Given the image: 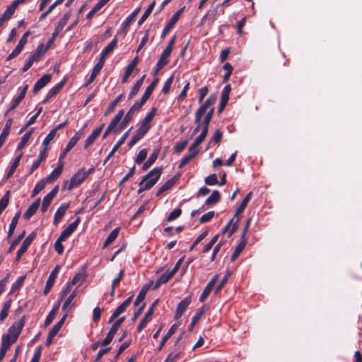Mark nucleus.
<instances>
[{
  "instance_id": "1",
  "label": "nucleus",
  "mask_w": 362,
  "mask_h": 362,
  "mask_svg": "<svg viewBox=\"0 0 362 362\" xmlns=\"http://www.w3.org/2000/svg\"><path fill=\"white\" fill-rule=\"evenodd\" d=\"M88 176V173H86L85 168L79 170L75 173L70 179V181L66 182L64 188L68 190L72 189L74 187L80 185Z\"/></svg>"
},
{
  "instance_id": "2",
  "label": "nucleus",
  "mask_w": 362,
  "mask_h": 362,
  "mask_svg": "<svg viewBox=\"0 0 362 362\" xmlns=\"http://www.w3.org/2000/svg\"><path fill=\"white\" fill-rule=\"evenodd\" d=\"M252 194V192H250L245 196V197L243 199L240 206L236 209L235 214L234 215V218H236V220L232 226L230 233H228V237H230L237 230V229L238 228L239 222L240 221V216H239L238 215L240 214H241L246 208L248 202L251 199Z\"/></svg>"
},
{
  "instance_id": "3",
  "label": "nucleus",
  "mask_w": 362,
  "mask_h": 362,
  "mask_svg": "<svg viewBox=\"0 0 362 362\" xmlns=\"http://www.w3.org/2000/svg\"><path fill=\"white\" fill-rule=\"evenodd\" d=\"M163 168H154L150 170L141 181L146 185V189H151L158 180L162 173Z\"/></svg>"
},
{
  "instance_id": "4",
  "label": "nucleus",
  "mask_w": 362,
  "mask_h": 362,
  "mask_svg": "<svg viewBox=\"0 0 362 362\" xmlns=\"http://www.w3.org/2000/svg\"><path fill=\"white\" fill-rule=\"evenodd\" d=\"M216 101V96L215 95H211L205 102H202L200 107L197 110L195 114L197 115V117L199 116L206 115L208 111H210L213 109V114L214 113V104Z\"/></svg>"
},
{
  "instance_id": "5",
  "label": "nucleus",
  "mask_w": 362,
  "mask_h": 362,
  "mask_svg": "<svg viewBox=\"0 0 362 362\" xmlns=\"http://www.w3.org/2000/svg\"><path fill=\"white\" fill-rule=\"evenodd\" d=\"M156 113V108L153 107L142 120L140 127L136 130L139 134L144 136L151 128V122Z\"/></svg>"
},
{
  "instance_id": "6",
  "label": "nucleus",
  "mask_w": 362,
  "mask_h": 362,
  "mask_svg": "<svg viewBox=\"0 0 362 362\" xmlns=\"http://www.w3.org/2000/svg\"><path fill=\"white\" fill-rule=\"evenodd\" d=\"M71 16L70 13H65L63 17L59 21L57 25L56 26L54 32L52 34L51 38L47 42V44L49 45H52L54 41L55 40L57 36L59 35V33L62 30L64 25H66L67 21L69 19Z\"/></svg>"
},
{
  "instance_id": "7",
  "label": "nucleus",
  "mask_w": 362,
  "mask_h": 362,
  "mask_svg": "<svg viewBox=\"0 0 362 362\" xmlns=\"http://www.w3.org/2000/svg\"><path fill=\"white\" fill-rule=\"evenodd\" d=\"M158 301L159 300L156 299L148 308L147 313L145 314L144 317L142 318V320H141L140 323L137 327L138 332H141L143 330V329L146 326L148 322H149L151 320L152 315Z\"/></svg>"
},
{
  "instance_id": "8",
  "label": "nucleus",
  "mask_w": 362,
  "mask_h": 362,
  "mask_svg": "<svg viewBox=\"0 0 362 362\" xmlns=\"http://www.w3.org/2000/svg\"><path fill=\"white\" fill-rule=\"evenodd\" d=\"M35 237V233H32L30 235H28L26 238L23 240V243L21 244L20 248L16 252V261L18 262L22 255L27 251L28 247L30 245L32 241L34 240Z\"/></svg>"
},
{
  "instance_id": "9",
  "label": "nucleus",
  "mask_w": 362,
  "mask_h": 362,
  "mask_svg": "<svg viewBox=\"0 0 362 362\" xmlns=\"http://www.w3.org/2000/svg\"><path fill=\"white\" fill-rule=\"evenodd\" d=\"M25 325V319L24 317H23L21 320H19L18 322L14 323L8 330V334L10 337H12L14 339H18L19 334H21L23 327Z\"/></svg>"
},
{
  "instance_id": "10",
  "label": "nucleus",
  "mask_w": 362,
  "mask_h": 362,
  "mask_svg": "<svg viewBox=\"0 0 362 362\" xmlns=\"http://www.w3.org/2000/svg\"><path fill=\"white\" fill-rule=\"evenodd\" d=\"M66 82V78H64L59 83L56 84L54 87H52L47 93L46 97L43 100V103L45 104L49 101V100L54 97H55L58 93L62 89L64 86Z\"/></svg>"
},
{
  "instance_id": "11",
  "label": "nucleus",
  "mask_w": 362,
  "mask_h": 362,
  "mask_svg": "<svg viewBox=\"0 0 362 362\" xmlns=\"http://www.w3.org/2000/svg\"><path fill=\"white\" fill-rule=\"evenodd\" d=\"M133 298V295L127 298L122 304H120L116 310L114 311L110 318L109 319L108 322L111 323L114 320H115L119 315L123 313L126 308L129 305Z\"/></svg>"
},
{
  "instance_id": "12",
  "label": "nucleus",
  "mask_w": 362,
  "mask_h": 362,
  "mask_svg": "<svg viewBox=\"0 0 362 362\" xmlns=\"http://www.w3.org/2000/svg\"><path fill=\"white\" fill-rule=\"evenodd\" d=\"M60 270V266L57 265L54 269L50 273L48 279L47 280L46 285L43 290V293L47 295L54 284L55 279Z\"/></svg>"
},
{
  "instance_id": "13",
  "label": "nucleus",
  "mask_w": 362,
  "mask_h": 362,
  "mask_svg": "<svg viewBox=\"0 0 362 362\" xmlns=\"http://www.w3.org/2000/svg\"><path fill=\"white\" fill-rule=\"evenodd\" d=\"M192 298L190 296H187L182 301H180L176 308L175 319L178 320L183 315L184 312L190 304Z\"/></svg>"
},
{
  "instance_id": "14",
  "label": "nucleus",
  "mask_w": 362,
  "mask_h": 362,
  "mask_svg": "<svg viewBox=\"0 0 362 362\" xmlns=\"http://www.w3.org/2000/svg\"><path fill=\"white\" fill-rule=\"evenodd\" d=\"M80 217H77V218L74 222L70 223L66 228H64L59 235L60 239L66 240L76 229L80 223Z\"/></svg>"
},
{
  "instance_id": "15",
  "label": "nucleus",
  "mask_w": 362,
  "mask_h": 362,
  "mask_svg": "<svg viewBox=\"0 0 362 362\" xmlns=\"http://www.w3.org/2000/svg\"><path fill=\"white\" fill-rule=\"evenodd\" d=\"M105 127V124L103 123L100 124L99 127L95 129L86 139L85 144H84V148H87L89 146L93 144L94 141L96 140V139L99 136L100 134L103 129Z\"/></svg>"
},
{
  "instance_id": "16",
  "label": "nucleus",
  "mask_w": 362,
  "mask_h": 362,
  "mask_svg": "<svg viewBox=\"0 0 362 362\" xmlns=\"http://www.w3.org/2000/svg\"><path fill=\"white\" fill-rule=\"evenodd\" d=\"M51 74H45L43 76H42L40 79L37 81V82L33 86V91L35 93H37L51 81Z\"/></svg>"
},
{
  "instance_id": "17",
  "label": "nucleus",
  "mask_w": 362,
  "mask_h": 362,
  "mask_svg": "<svg viewBox=\"0 0 362 362\" xmlns=\"http://www.w3.org/2000/svg\"><path fill=\"white\" fill-rule=\"evenodd\" d=\"M40 198H37L27 209L23 214V218L25 220L30 219L37 211L40 204Z\"/></svg>"
},
{
  "instance_id": "18",
  "label": "nucleus",
  "mask_w": 362,
  "mask_h": 362,
  "mask_svg": "<svg viewBox=\"0 0 362 362\" xmlns=\"http://www.w3.org/2000/svg\"><path fill=\"white\" fill-rule=\"evenodd\" d=\"M64 163L63 162H61L58 166L51 173V174L44 180L47 183H52L60 176L62 173Z\"/></svg>"
},
{
  "instance_id": "19",
  "label": "nucleus",
  "mask_w": 362,
  "mask_h": 362,
  "mask_svg": "<svg viewBox=\"0 0 362 362\" xmlns=\"http://www.w3.org/2000/svg\"><path fill=\"white\" fill-rule=\"evenodd\" d=\"M69 207V204L66 203L62 204L57 210L54 216L53 223L54 225L58 224L59 221L62 218V217L65 215L66 210Z\"/></svg>"
},
{
  "instance_id": "20",
  "label": "nucleus",
  "mask_w": 362,
  "mask_h": 362,
  "mask_svg": "<svg viewBox=\"0 0 362 362\" xmlns=\"http://www.w3.org/2000/svg\"><path fill=\"white\" fill-rule=\"evenodd\" d=\"M51 46L47 43L46 45L40 44L34 53L31 55L32 59H35L36 62L39 61Z\"/></svg>"
},
{
  "instance_id": "21",
  "label": "nucleus",
  "mask_w": 362,
  "mask_h": 362,
  "mask_svg": "<svg viewBox=\"0 0 362 362\" xmlns=\"http://www.w3.org/2000/svg\"><path fill=\"white\" fill-rule=\"evenodd\" d=\"M140 11V8H136L134 11L122 23V32L126 33L131 24L134 21L136 16Z\"/></svg>"
},
{
  "instance_id": "22",
  "label": "nucleus",
  "mask_w": 362,
  "mask_h": 362,
  "mask_svg": "<svg viewBox=\"0 0 362 362\" xmlns=\"http://www.w3.org/2000/svg\"><path fill=\"white\" fill-rule=\"evenodd\" d=\"M213 117V109H211L210 111H208L206 114V115L204 117V119L202 121L203 124V129L201 132V134L205 136H206L208 131H209V127L210 122Z\"/></svg>"
},
{
  "instance_id": "23",
  "label": "nucleus",
  "mask_w": 362,
  "mask_h": 362,
  "mask_svg": "<svg viewBox=\"0 0 362 362\" xmlns=\"http://www.w3.org/2000/svg\"><path fill=\"white\" fill-rule=\"evenodd\" d=\"M133 127H131L124 134L121 136V138L117 141V142L115 144L112 149L110 151V156H113L115 152L119 148V147L125 142L127 137L129 136L130 132Z\"/></svg>"
},
{
  "instance_id": "24",
  "label": "nucleus",
  "mask_w": 362,
  "mask_h": 362,
  "mask_svg": "<svg viewBox=\"0 0 362 362\" xmlns=\"http://www.w3.org/2000/svg\"><path fill=\"white\" fill-rule=\"evenodd\" d=\"M46 157L47 150L46 148H45L40 151L38 158L33 162L32 166L30 168L29 174H31L34 170L38 168L41 163L45 160Z\"/></svg>"
},
{
  "instance_id": "25",
  "label": "nucleus",
  "mask_w": 362,
  "mask_h": 362,
  "mask_svg": "<svg viewBox=\"0 0 362 362\" xmlns=\"http://www.w3.org/2000/svg\"><path fill=\"white\" fill-rule=\"evenodd\" d=\"M132 117L133 114L130 111H128L125 115L124 117L123 118V119L120 121L119 124L117 126V129H115V134H117L123 129H124L127 124L132 120Z\"/></svg>"
},
{
  "instance_id": "26",
  "label": "nucleus",
  "mask_w": 362,
  "mask_h": 362,
  "mask_svg": "<svg viewBox=\"0 0 362 362\" xmlns=\"http://www.w3.org/2000/svg\"><path fill=\"white\" fill-rule=\"evenodd\" d=\"M160 151V148H157L153 151V152L148 158V160L144 163L142 167V169L144 170H146L147 169H148L151 167V165H153V163L156 160V159L158 157Z\"/></svg>"
},
{
  "instance_id": "27",
  "label": "nucleus",
  "mask_w": 362,
  "mask_h": 362,
  "mask_svg": "<svg viewBox=\"0 0 362 362\" xmlns=\"http://www.w3.org/2000/svg\"><path fill=\"white\" fill-rule=\"evenodd\" d=\"M124 274V270L121 269L119 271L117 276L112 281V284H111V290H110V294L112 297H113L115 296L116 287L119 284V283L122 280Z\"/></svg>"
},
{
  "instance_id": "28",
  "label": "nucleus",
  "mask_w": 362,
  "mask_h": 362,
  "mask_svg": "<svg viewBox=\"0 0 362 362\" xmlns=\"http://www.w3.org/2000/svg\"><path fill=\"white\" fill-rule=\"evenodd\" d=\"M145 77H146V75L144 74L137 81L136 83L134 84V86L132 87L131 91L129 92V99H132L133 98L136 94L137 93L139 92L141 86H142L143 83H144V81L145 79Z\"/></svg>"
},
{
  "instance_id": "29",
  "label": "nucleus",
  "mask_w": 362,
  "mask_h": 362,
  "mask_svg": "<svg viewBox=\"0 0 362 362\" xmlns=\"http://www.w3.org/2000/svg\"><path fill=\"white\" fill-rule=\"evenodd\" d=\"M177 329V326L175 325H173L170 327L166 334L163 337L161 341L160 342V344L158 346V351H160L163 347L164 346L165 342L168 340L169 338L171 337V336L175 332Z\"/></svg>"
},
{
  "instance_id": "30",
  "label": "nucleus",
  "mask_w": 362,
  "mask_h": 362,
  "mask_svg": "<svg viewBox=\"0 0 362 362\" xmlns=\"http://www.w3.org/2000/svg\"><path fill=\"white\" fill-rule=\"evenodd\" d=\"M119 230L120 228L117 227L110 232L103 244V247H107L115 241L119 235Z\"/></svg>"
},
{
  "instance_id": "31",
  "label": "nucleus",
  "mask_w": 362,
  "mask_h": 362,
  "mask_svg": "<svg viewBox=\"0 0 362 362\" xmlns=\"http://www.w3.org/2000/svg\"><path fill=\"white\" fill-rule=\"evenodd\" d=\"M117 44V38H114L105 48L102 50V57H107L116 47Z\"/></svg>"
},
{
  "instance_id": "32",
  "label": "nucleus",
  "mask_w": 362,
  "mask_h": 362,
  "mask_svg": "<svg viewBox=\"0 0 362 362\" xmlns=\"http://www.w3.org/2000/svg\"><path fill=\"white\" fill-rule=\"evenodd\" d=\"M247 244V240L241 239L240 243L237 245L235 251L233 252V255H231V261H235L238 257L240 255L243 250L245 248V245Z\"/></svg>"
},
{
  "instance_id": "33",
  "label": "nucleus",
  "mask_w": 362,
  "mask_h": 362,
  "mask_svg": "<svg viewBox=\"0 0 362 362\" xmlns=\"http://www.w3.org/2000/svg\"><path fill=\"white\" fill-rule=\"evenodd\" d=\"M175 184L174 178L168 180L165 184H163L157 191L156 196H160L163 192L170 189Z\"/></svg>"
},
{
  "instance_id": "34",
  "label": "nucleus",
  "mask_w": 362,
  "mask_h": 362,
  "mask_svg": "<svg viewBox=\"0 0 362 362\" xmlns=\"http://www.w3.org/2000/svg\"><path fill=\"white\" fill-rule=\"evenodd\" d=\"M221 199V194L218 191L214 190L212 194L206 199L205 205H211L217 203Z\"/></svg>"
},
{
  "instance_id": "35",
  "label": "nucleus",
  "mask_w": 362,
  "mask_h": 362,
  "mask_svg": "<svg viewBox=\"0 0 362 362\" xmlns=\"http://www.w3.org/2000/svg\"><path fill=\"white\" fill-rule=\"evenodd\" d=\"M22 156H23V153H21L19 156H18L14 159L13 163L11 164V167L9 168V170L8 171V173L6 174V179L10 178L13 175V174L14 173L15 170H16V168L19 165V163H20V161H21Z\"/></svg>"
},
{
  "instance_id": "36",
  "label": "nucleus",
  "mask_w": 362,
  "mask_h": 362,
  "mask_svg": "<svg viewBox=\"0 0 362 362\" xmlns=\"http://www.w3.org/2000/svg\"><path fill=\"white\" fill-rule=\"evenodd\" d=\"M21 216V211H18L15 216L13 217L12 220H11V222L10 223V226H9V229H8V238H10L14 230H15V228L18 224V219Z\"/></svg>"
},
{
  "instance_id": "37",
  "label": "nucleus",
  "mask_w": 362,
  "mask_h": 362,
  "mask_svg": "<svg viewBox=\"0 0 362 362\" xmlns=\"http://www.w3.org/2000/svg\"><path fill=\"white\" fill-rule=\"evenodd\" d=\"M155 5H156V1L153 0L150 4L149 6H148V8H146V10L144 11V13H143L142 16L140 18V19L139 20V22H138V24L139 25H141L145 21L146 19L150 16V14L151 13L153 9L155 7Z\"/></svg>"
},
{
  "instance_id": "38",
  "label": "nucleus",
  "mask_w": 362,
  "mask_h": 362,
  "mask_svg": "<svg viewBox=\"0 0 362 362\" xmlns=\"http://www.w3.org/2000/svg\"><path fill=\"white\" fill-rule=\"evenodd\" d=\"M178 21L175 19V17H171L170 21L168 22L166 25L163 30V32L161 33V38H164L168 32L174 27V25L177 23Z\"/></svg>"
},
{
  "instance_id": "39",
  "label": "nucleus",
  "mask_w": 362,
  "mask_h": 362,
  "mask_svg": "<svg viewBox=\"0 0 362 362\" xmlns=\"http://www.w3.org/2000/svg\"><path fill=\"white\" fill-rule=\"evenodd\" d=\"M59 307V303H58V304L57 305H55L52 308V310L49 312V313L47 316L45 321V327L49 326L52 323V322L53 321V320L54 319V317L56 316V314L58 311Z\"/></svg>"
},
{
  "instance_id": "40",
  "label": "nucleus",
  "mask_w": 362,
  "mask_h": 362,
  "mask_svg": "<svg viewBox=\"0 0 362 362\" xmlns=\"http://www.w3.org/2000/svg\"><path fill=\"white\" fill-rule=\"evenodd\" d=\"M158 81V79H156L153 81L146 89L145 92L144 93L141 98L143 99V101H147V100L149 98L151 95L152 94L155 86L156 85V83Z\"/></svg>"
},
{
  "instance_id": "41",
  "label": "nucleus",
  "mask_w": 362,
  "mask_h": 362,
  "mask_svg": "<svg viewBox=\"0 0 362 362\" xmlns=\"http://www.w3.org/2000/svg\"><path fill=\"white\" fill-rule=\"evenodd\" d=\"M66 316L67 313H65L64 315L61 318V320L54 325V327L52 328L49 333L55 337L58 332L60 330L61 327H62Z\"/></svg>"
},
{
  "instance_id": "42",
  "label": "nucleus",
  "mask_w": 362,
  "mask_h": 362,
  "mask_svg": "<svg viewBox=\"0 0 362 362\" xmlns=\"http://www.w3.org/2000/svg\"><path fill=\"white\" fill-rule=\"evenodd\" d=\"M149 286L148 285H146L144 286L140 292L139 293L138 296H136V298L134 303V306H137L141 301L144 300V299L146 297L147 291L148 289Z\"/></svg>"
},
{
  "instance_id": "43",
  "label": "nucleus",
  "mask_w": 362,
  "mask_h": 362,
  "mask_svg": "<svg viewBox=\"0 0 362 362\" xmlns=\"http://www.w3.org/2000/svg\"><path fill=\"white\" fill-rule=\"evenodd\" d=\"M11 305V300H8L4 303L0 313V320L3 321L8 316V310Z\"/></svg>"
},
{
  "instance_id": "44",
  "label": "nucleus",
  "mask_w": 362,
  "mask_h": 362,
  "mask_svg": "<svg viewBox=\"0 0 362 362\" xmlns=\"http://www.w3.org/2000/svg\"><path fill=\"white\" fill-rule=\"evenodd\" d=\"M123 97V95L122 94H120L119 95H118L111 103L110 105L108 106V107L107 108L105 112V115H108L109 114H110L111 112H112L116 106L117 105V104L119 103V101L122 100Z\"/></svg>"
},
{
  "instance_id": "45",
  "label": "nucleus",
  "mask_w": 362,
  "mask_h": 362,
  "mask_svg": "<svg viewBox=\"0 0 362 362\" xmlns=\"http://www.w3.org/2000/svg\"><path fill=\"white\" fill-rule=\"evenodd\" d=\"M47 182L46 181L42 179L40 181H39L35 186L33 192H32V197H35L37 196L45 187Z\"/></svg>"
},
{
  "instance_id": "46",
  "label": "nucleus",
  "mask_w": 362,
  "mask_h": 362,
  "mask_svg": "<svg viewBox=\"0 0 362 362\" xmlns=\"http://www.w3.org/2000/svg\"><path fill=\"white\" fill-rule=\"evenodd\" d=\"M86 275L84 273L78 272L75 274L72 281L70 282L72 285L78 284L81 286L85 281Z\"/></svg>"
},
{
  "instance_id": "47",
  "label": "nucleus",
  "mask_w": 362,
  "mask_h": 362,
  "mask_svg": "<svg viewBox=\"0 0 362 362\" xmlns=\"http://www.w3.org/2000/svg\"><path fill=\"white\" fill-rule=\"evenodd\" d=\"M169 56L170 55H168V54L163 52L160 58L158 59V60L157 62L156 68H163V66L167 65L168 62V58L169 57Z\"/></svg>"
},
{
  "instance_id": "48",
  "label": "nucleus",
  "mask_w": 362,
  "mask_h": 362,
  "mask_svg": "<svg viewBox=\"0 0 362 362\" xmlns=\"http://www.w3.org/2000/svg\"><path fill=\"white\" fill-rule=\"evenodd\" d=\"M59 191V186L58 185H56L52 189V191L48 193L43 199V201L49 203V204H51L53 198L57 195V192Z\"/></svg>"
},
{
  "instance_id": "49",
  "label": "nucleus",
  "mask_w": 362,
  "mask_h": 362,
  "mask_svg": "<svg viewBox=\"0 0 362 362\" xmlns=\"http://www.w3.org/2000/svg\"><path fill=\"white\" fill-rule=\"evenodd\" d=\"M33 133V131H30L26 132L21 138V141L18 144V149H21L25 147L28 141H29L31 134Z\"/></svg>"
},
{
  "instance_id": "50",
  "label": "nucleus",
  "mask_w": 362,
  "mask_h": 362,
  "mask_svg": "<svg viewBox=\"0 0 362 362\" xmlns=\"http://www.w3.org/2000/svg\"><path fill=\"white\" fill-rule=\"evenodd\" d=\"M187 143H188L187 140H184L180 142L176 143L173 148L174 153H175L177 154L180 153L182 151H184V149L185 148V147L187 145Z\"/></svg>"
},
{
  "instance_id": "51",
  "label": "nucleus",
  "mask_w": 362,
  "mask_h": 362,
  "mask_svg": "<svg viewBox=\"0 0 362 362\" xmlns=\"http://www.w3.org/2000/svg\"><path fill=\"white\" fill-rule=\"evenodd\" d=\"M204 314V311L202 310H198L195 315L193 316L192 319V322L189 327V330H192L194 326L197 323L199 320L201 318L202 315Z\"/></svg>"
},
{
  "instance_id": "52",
  "label": "nucleus",
  "mask_w": 362,
  "mask_h": 362,
  "mask_svg": "<svg viewBox=\"0 0 362 362\" xmlns=\"http://www.w3.org/2000/svg\"><path fill=\"white\" fill-rule=\"evenodd\" d=\"M76 291H73L70 295L67 298V299L65 300L63 306H62V310L66 312V313H68L69 310H68V307L69 306V305L72 303L74 298H75L76 296Z\"/></svg>"
},
{
  "instance_id": "53",
  "label": "nucleus",
  "mask_w": 362,
  "mask_h": 362,
  "mask_svg": "<svg viewBox=\"0 0 362 362\" xmlns=\"http://www.w3.org/2000/svg\"><path fill=\"white\" fill-rule=\"evenodd\" d=\"M147 154H148V151L146 149L144 148V149L141 150L139 152V153L135 159V163L136 164L142 163L143 161L146 159Z\"/></svg>"
},
{
  "instance_id": "54",
  "label": "nucleus",
  "mask_w": 362,
  "mask_h": 362,
  "mask_svg": "<svg viewBox=\"0 0 362 362\" xmlns=\"http://www.w3.org/2000/svg\"><path fill=\"white\" fill-rule=\"evenodd\" d=\"M124 316L121 317L120 318L117 320L110 327V331L115 334L122 323L124 321Z\"/></svg>"
},
{
  "instance_id": "55",
  "label": "nucleus",
  "mask_w": 362,
  "mask_h": 362,
  "mask_svg": "<svg viewBox=\"0 0 362 362\" xmlns=\"http://www.w3.org/2000/svg\"><path fill=\"white\" fill-rule=\"evenodd\" d=\"M182 214L181 209H175L173 211H172L170 214L168 215L167 218V221L168 222L173 221L177 218Z\"/></svg>"
},
{
  "instance_id": "56",
  "label": "nucleus",
  "mask_w": 362,
  "mask_h": 362,
  "mask_svg": "<svg viewBox=\"0 0 362 362\" xmlns=\"http://www.w3.org/2000/svg\"><path fill=\"white\" fill-rule=\"evenodd\" d=\"M64 239H60V237L57 238L54 243V249L55 251L59 254L62 255L64 252V246L62 245V242L64 241Z\"/></svg>"
},
{
  "instance_id": "57",
  "label": "nucleus",
  "mask_w": 362,
  "mask_h": 362,
  "mask_svg": "<svg viewBox=\"0 0 362 362\" xmlns=\"http://www.w3.org/2000/svg\"><path fill=\"white\" fill-rule=\"evenodd\" d=\"M204 181H205V183L208 185H218V183L216 174H215V173L207 176L205 178Z\"/></svg>"
},
{
  "instance_id": "58",
  "label": "nucleus",
  "mask_w": 362,
  "mask_h": 362,
  "mask_svg": "<svg viewBox=\"0 0 362 362\" xmlns=\"http://www.w3.org/2000/svg\"><path fill=\"white\" fill-rule=\"evenodd\" d=\"M230 90H231L230 85V84L226 85L222 90L221 99L222 100H225V101L228 102L229 100V94H230Z\"/></svg>"
},
{
  "instance_id": "59",
  "label": "nucleus",
  "mask_w": 362,
  "mask_h": 362,
  "mask_svg": "<svg viewBox=\"0 0 362 362\" xmlns=\"http://www.w3.org/2000/svg\"><path fill=\"white\" fill-rule=\"evenodd\" d=\"M214 211H209L201 216L199 221L202 223L209 222L214 218Z\"/></svg>"
},
{
  "instance_id": "60",
  "label": "nucleus",
  "mask_w": 362,
  "mask_h": 362,
  "mask_svg": "<svg viewBox=\"0 0 362 362\" xmlns=\"http://www.w3.org/2000/svg\"><path fill=\"white\" fill-rule=\"evenodd\" d=\"M220 8L219 5H217L214 9L209 10L207 13L209 15V18L211 21V22H214L218 16V10Z\"/></svg>"
},
{
  "instance_id": "61",
  "label": "nucleus",
  "mask_w": 362,
  "mask_h": 362,
  "mask_svg": "<svg viewBox=\"0 0 362 362\" xmlns=\"http://www.w3.org/2000/svg\"><path fill=\"white\" fill-rule=\"evenodd\" d=\"M56 134H57L56 129H52L49 132V133L47 135V136L45 138V139L43 141V145L45 146H47L50 143V141L54 139Z\"/></svg>"
},
{
  "instance_id": "62",
  "label": "nucleus",
  "mask_w": 362,
  "mask_h": 362,
  "mask_svg": "<svg viewBox=\"0 0 362 362\" xmlns=\"http://www.w3.org/2000/svg\"><path fill=\"white\" fill-rule=\"evenodd\" d=\"M146 101H143V99L141 98L140 101L136 102L129 110L133 115L135 111H139L144 105Z\"/></svg>"
},
{
  "instance_id": "63",
  "label": "nucleus",
  "mask_w": 362,
  "mask_h": 362,
  "mask_svg": "<svg viewBox=\"0 0 362 362\" xmlns=\"http://www.w3.org/2000/svg\"><path fill=\"white\" fill-rule=\"evenodd\" d=\"M221 139H222V132L219 129H217L214 133V135L211 137L210 142L211 143L214 142L215 144H219L221 141Z\"/></svg>"
},
{
  "instance_id": "64",
  "label": "nucleus",
  "mask_w": 362,
  "mask_h": 362,
  "mask_svg": "<svg viewBox=\"0 0 362 362\" xmlns=\"http://www.w3.org/2000/svg\"><path fill=\"white\" fill-rule=\"evenodd\" d=\"M212 289L213 288L206 285L199 297V300L201 302H204L208 298Z\"/></svg>"
}]
</instances>
